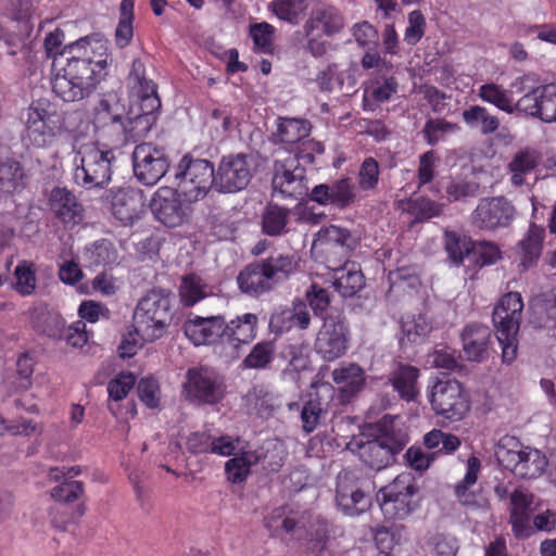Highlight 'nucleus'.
I'll use <instances>...</instances> for the list:
<instances>
[{"mask_svg":"<svg viewBox=\"0 0 556 556\" xmlns=\"http://www.w3.org/2000/svg\"><path fill=\"white\" fill-rule=\"evenodd\" d=\"M275 174L271 186L275 192L283 198L303 199L308 195L309 200L321 205H333L343 210L355 202V187L350 178H342L332 185L320 184L315 186L308 193L306 186L305 168L294 157L282 162L276 161Z\"/></svg>","mask_w":556,"mask_h":556,"instance_id":"1","label":"nucleus"},{"mask_svg":"<svg viewBox=\"0 0 556 556\" xmlns=\"http://www.w3.org/2000/svg\"><path fill=\"white\" fill-rule=\"evenodd\" d=\"M299 267L294 253H275L266 258L248 264L238 275L241 292L258 298L286 281Z\"/></svg>","mask_w":556,"mask_h":556,"instance_id":"2","label":"nucleus"},{"mask_svg":"<svg viewBox=\"0 0 556 556\" xmlns=\"http://www.w3.org/2000/svg\"><path fill=\"white\" fill-rule=\"evenodd\" d=\"M170 291L152 289L138 302L134 312L135 332L147 342L162 338L173 320Z\"/></svg>","mask_w":556,"mask_h":556,"instance_id":"3","label":"nucleus"},{"mask_svg":"<svg viewBox=\"0 0 556 556\" xmlns=\"http://www.w3.org/2000/svg\"><path fill=\"white\" fill-rule=\"evenodd\" d=\"M72 150L76 153L74 180L86 190L102 189L109 185L112 176V162L115 160L112 150H101L97 143L78 144L75 138Z\"/></svg>","mask_w":556,"mask_h":556,"instance_id":"4","label":"nucleus"},{"mask_svg":"<svg viewBox=\"0 0 556 556\" xmlns=\"http://www.w3.org/2000/svg\"><path fill=\"white\" fill-rule=\"evenodd\" d=\"M68 52L67 64L61 74L97 78L101 80L106 75L109 61L106 41L98 35L86 36L65 46Z\"/></svg>","mask_w":556,"mask_h":556,"instance_id":"5","label":"nucleus"},{"mask_svg":"<svg viewBox=\"0 0 556 556\" xmlns=\"http://www.w3.org/2000/svg\"><path fill=\"white\" fill-rule=\"evenodd\" d=\"M23 139L36 149L54 142L63 129V116L54 103L46 99L33 101L24 112Z\"/></svg>","mask_w":556,"mask_h":556,"instance_id":"6","label":"nucleus"},{"mask_svg":"<svg viewBox=\"0 0 556 556\" xmlns=\"http://www.w3.org/2000/svg\"><path fill=\"white\" fill-rule=\"evenodd\" d=\"M523 302L519 292L504 294L492 314L496 338L502 346V359L511 363L517 357V334L520 328Z\"/></svg>","mask_w":556,"mask_h":556,"instance_id":"7","label":"nucleus"},{"mask_svg":"<svg viewBox=\"0 0 556 556\" xmlns=\"http://www.w3.org/2000/svg\"><path fill=\"white\" fill-rule=\"evenodd\" d=\"M500 465L522 479H535L545 470L547 458L539 451L523 447L515 437H503L495 450Z\"/></svg>","mask_w":556,"mask_h":556,"instance_id":"8","label":"nucleus"},{"mask_svg":"<svg viewBox=\"0 0 556 556\" xmlns=\"http://www.w3.org/2000/svg\"><path fill=\"white\" fill-rule=\"evenodd\" d=\"M418 491L415 478L408 472L399 475L382 486L377 493V501L384 517L402 520L409 516L418 506Z\"/></svg>","mask_w":556,"mask_h":556,"instance_id":"9","label":"nucleus"},{"mask_svg":"<svg viewBox=\"0 0 556 556\" xmlns=\"http://www.w3.org/2000/svg\"><path fill=\"white\" fill-rule=\"evenodd\" d=\"M375 489L374 480L361 470H343L337 477V506L345 516H358L369 508Z\"/></svg>","mask_w":556,"mask_h":556,"instance_id":"10","label":"nucleus"},{"mask_svg":"<svg viewBox=\"0 0 556 556\" xmlns=\"http://www.w3.org/2000/svg\"><path fill=\"white\" fill-rule=\"evenodd\" d=\"M216 177L208 160L194 159L190 154L180 160L175 173L177 186L188 202L203 199L212 188L216 190Z\"/></svg>","mask_w":556,"mask_h":556,"instance_id":"11","label":"nucleus"},{"mask_svg":"<svg viewBox=\"0 0 556 556\" xmlns=\"http://www.w3.org/2000/svg\"><path fill=\"white\" fill-rule=\"evenodd\" d=\"M255 173L253 156L248 153L224 155L216 169V191L236 193L244 190Z\"/></svg>","mask_w":556,"mask_h":556,"instance_id":"12","label":"nucleus"},{"mask_svg":"<svg viewBox=\"0 0 556 556\" xmlns=\"http://www.w3.org/2000/svg\"><path fill=\"white\" fill-rule=\"evenodd\" d=\"M181 393L190 403L214 405L224 396V383L214 370L191 367L186 372Z\"/></svg>","mask_w":556,"mask_h":556,"instance_id":"13","label":"nucleus"},{"mask_svg":"<svg viewBox=\"0 0 556 556\" xmlns=\"http://www.w3.org/2000/svg\"><path fill=\"white\" fill-rule=\"evenodd\" d=\"M160 108L159 97L148 98L142 102L132 101L126 117H124L122 129L113 142L116 146H124L147 136L156 121Z\"/></svg>","mask_w":556,"mask_h":556,"instance_id":"14","label":"nucleus"},{"mask_svg":"<svg viewBox=\"0 0 556 556\" xmlns=\"http://www.w3.org/2000/svg\"><path fill=\"white\" fill-rule=\"evenodd\" d=\"M358 239L344 227L329 225L319 229L312 244V250L323 254L329 267L346 261L357 247Z\"/></svg>","mask_w":556,"mask_h":556,"instance_id":"15","label":"nucleus"},{"mask_svg":"<svg viewBox=\"0 0 556 556\" xmlns=\"http://www.w3.org/2000/svg\"><path fill=\"white\" fill-rule=\"evenodd\" d=\"M429 397L434 413L450 420H460L470 408L462 383L455 379L438 380Z\"/></svg>","mask_w":556,"mask_h":556,"instance_id":"16","label":"nucleus"},{"mask_svg":"<svg viewBox=\"0 0 556 556\" xmlns=\"http://www.w3.org/2000/svg\"><path fill=\"white\" fill-rule=\"evenodd\" d=\"M131 159L135 177L146 186L155 185L169 168L165 149L149 142L136 146Z\"/></svg>","mask_w":556,"mask_h":556,"instance_id":"17","label":"nucleus"},{"mask_svg":"<svg viewBox=\"0 0 556 556\" xmlns=\"http://www.w3.org/2000/svg\"><path fill=\"white\" fill-rule=\"evenodd\" d=\"M517 211L511 201L505 197L483 198L472 212V224L479 229L495 230L509 227Z\"/></svg>","mask_w":556,"mask_h":556,"instance_id":"18","label":"nucleus"},{"mask_svg":"<svg viewBox=\"0 0 556 556\" xmlns=\"http://www.w3.org/2000/svg\"><path fill=\"white\" fill-rule=\"evenodd\" d=\"M406 442L404 435L387 432L375 440L362 443L359 456L370 468L380 470L394 462L395 456L403 451Z\"/></svg>","mask_w":556,"mask_h":556,"instance_id":"19","label":"nucleus"},{"mask_svg":"<svg viewBox=\"0 0 556 556\" xmlns=\"http://www.w3.org/2000/svg\"><path fill=\"white\" fill-rule=\"evenodd\" d=\"M350 331L340 318L326 319L315 340V351L324 361L332 362L342 357L349 346Z\"/></svg>","mask_w":556,"mask_h":556,"instance_id":"20","label":"nucleus"},{"mask_svg":"<svg viewBox=\"0 0 556 556\" xmlns=\"http://www.w3.org/2000/svg\"><path fill=\"white\" fill-rule=\"evenodd\" d=\"M150 207L155 218L167 227L180 226L187 216L179 194L172 188L160 189Z\"/></svg>","mask_w":556,"mask_h":556,"instance_id":"21","label":"nucleus"},{"mask_svg":"<svg viewBox=\"0 0 556 556\" xmlns=\"http://www.w3.org/2000/svg\"><path fill=\"white\" fill-rule=\"evenodd\" d=\"M112 214L124 225H130L146 212L143 194L139 190L118 188L111 190Z\"/></svg>","mask_w":556,"mask_h":556,"instance_id":"22","label":"nucleus"},{"mask_svg":"<svg viewBox=\"0 0 556 556\" xmlns=\"http://www.w3.org/2000/svg\"><path fill=\"white\" fill-rule=\"evenodd\" d=\"M186 337L194 344H211L225 339V318L220 315L189 318L184 324Z\"/></svg>","mask_w":556,"mask_h":556,"instance_id":"23","label":"nucleus"},{"mask_svg":"<svg viewBox=\"0 0 556 556\" xmlns=\"http://www.w3.org/2000/svg\"><path fill=\"white\" fill-rule=\"evenodd\" d=\"M49 207L65 227H73L84 218V207L76 195L66 188L55 187L49 197Z\"/></svg>","mask_w":556,"mask_h":556,"instance_id":"24","label":"nucleus"},{"mask_svg":"<svg viewBox=\"0 0 556 556\" xmlns=\"http://www.w3.org/2000/svg\"><path fill=\"white\" fill-rule=\"evenodd\" d=\"M124 121V109L115 94L99 100L93 110V125L104 135L117 138Z\"/></svg>","mask_w":556,"mask_h":556,"instance_id":"25","label":"nucleus"},{"mask_svg":"<svg viewBox=\"0 0 556 556\" xmlns=\"http://www.w3.org/2000/svg\"><path fill=\"white\" fill-rule=\"evenodd\" d=\"M100 80L58 73L52 78V90L64 102H76L89 98Z\"/></svg>","mask_w":556,"mask_h":556,"instance_id":"26","label":"nucleus"},{"mask_svg":"<svg viewBox=\"0 0 556 556\" xmlns=\"http://www.w3.org/2000/svg\"><path fill=\"white\" fill-rule=\"evenodd\" d=\"M491 329L480 323L466 325L460 333L463 352L467 361L482 362L488 357L491 344Z\"/></svg>","mask_w":556,"mask_h":556,"instance_id":"27","label":"nucleus"},{"mask_svg":"<svg viewBox=\"0 0 556 556\" xmlns=\"http://www.w3.org/2000/svg\"><path fill=\"white\" fill-rule=\"evenodd\" d=\"M344 26V17L341 12L327 4L316 5L309 15V18L304 24L305 36H312L313 33L323 28V33L327 36L338 34Z\"/></svg>","mask_w":556,"mask_h":556,"instance_id":"28","label":"nucleus"},{"mask_svg":"<svg viewBox=\"0 0 556 556\" xmlns=\"http://www.w3.org/2000/svg\"><path fill=\"white\" fill-rule=\"evenodd\" d=\"M544 238V227L531 223L527 232L516 247L517 254L520 257V265L525 269L536 264L542 254Z\"/></svg>","mask_w":556,"mask_h":556,"instance_id":"29","label":"nucleus"},{"mask_svg":"<svg viewBox=\"0 0 556 556\" xmlns=\"http://www.w3.org/2000/svg\"><path fill=\"white\" fill-rule=\"evenodd\" d=\"M258 316L253 313H244L230 321H225V340L238 346L249 344L256 337Z\"/></svg>","mask_w":556,"mask_h":556,"instance_id":"30","label":"nucleus"},{"mask_svg":"<svg viewBox=\"0 0 556 556\" xmlns=\"http://www.w3.org/2000/svg\"><path fill=\"white\" fill-rule=\"evenodd\" d=\"M126 85L132 101H143L148 98L159 97L156 85L147 77L144 63L140 59H135L126 78Z\"/></svg>","mask_w":556,"mask_h":556,"instance_id":"31","label":"nucleus"},{"mask_svg":"<svg viewBox=\"0 0 556 556\" xmlns=\"http://www.w3.org/2000/svg\"><path fill=\"white\" fill-rule=\"evenodd\" d=\"M331 378L336 384L340 386L343 399L356 395L365 387V371L355 363H349L333 369Z\"/></svg>","mask_w":556,"mask_h":556,"instance_id":"32","label":"nucleus"},{"mask_svg":"<svg viewBox=\"0 0 556 556\" xmlns=\"http://www.w3.org/2000/svg\"><path fill=\"white\" fill-rule=\"evenodd\" d=\"M419 369L412 365L399 364L390 374L389 381L400 397L410 402L414 401L418 391Z\"/></svg>","mask_w":556,"mask_h":556,"instance_id":"33","label":"nucleus"},{"mask_svg":"<svg viewBox=\"0 0 556 556\" xmlns=\"http://www.w3.org/2000/svg\"><path fill=\"white\" fill-rule=\"evenodd\" d=\"M333 287L343 298H352L365 286V277L355 263L333 268Z\"/></svg>","mask_w":556,"mask_h":556,"instance_id":"34","label":"nucleus"},{"mask_svg":"<svg viewBox=\"0 0 556 556\" xmlns=\"http://www.w3.org/2000/svg\"><path fill=\"white\" fill-rule=\"evenodd\" d=\"M540 163L541 155L536 150L526 148L517 151L508 164L511 185L521 187L526 182V176L532 173Z\"/></svg>","mask_w":556,"mask_h":556,"instance_id":"35","label":"nucleus"},{"mask_svg":"<svg viewBox=\"0 0 556 556\" xmlns=\"http://www.w3.org/2000/svg\"><path fill=\"white\" fill-rule=\"evenodd\" d=\"M525 114L544 123L556 122V84L541 86L534 99V104L530 105Z\"/></svg>","mask_w":556,"mask_h":556,"instance_id":"36","label":"nucleus"},{"mask_svg":"<svg viewBox=\"0 0 556 556\" xmlns=\"http://www.w3.org/2000/svg\"><path fill=\"white\" fill-rule=\"evenodd\" d=\"M288 314V319L300 329H307L311 325V315L307 309V304L303 300H294L290 311H283L279 314H274L269 320V330L273 333H281L283 331V316Z\"/></svg>","mask_w":556,"mask_h":556,"instance_id":"37","label":"nucleus"},{"mask_svg":"<svg viewBox=\"0 0 556 556\" xmlns=\"http://www.w3.org/2000/svg\"><path fill=\"white\" fill-rule=\"evenodd\" d=\"M541 86L534 75L526 74L517 77L510 84V92L522 94L517 102L514 103L516 112L526 113L530 105L534 104V99L539 93Z\"/></svg>","mask_w":556,"mask_h":556,"instance_id":"38","label":"nucleus"},{"mask_svg":"<svg viewBox=\"0 0 556 556\" xmlns=\"http://www.w3.org/2000/svg\"><path fill=\"white\" fill-rule=\"evenodd\" d=\"M463 119L467 126L478 129L482 135L494 134L500 127L497 116L481 105H471L462 113Z\"/></svg>","mask_w":556,"mask_h":556,"instance_id":"39","label":"nucleus"},{"mask_svg":"<svg viewBox=\"0 0 556 556\" xmlns=\"http://www.w3.org/2000/svg\"><path fill=\"white\" fill-rule=\"evenodd\" d=\"M328 403L324 402L318 393H312L304 402L301 410L302 428L304 432H313L326 418Z\"/></svg>","mask_w":556,"mask_h":556,"instance_id":"40","label":"nucleus"},{"mask_svg":"<svg viewBox=\"0 0 556 556\" xmlns=\"http://www.w3.org/2000/svg\"><path fill=\"white\" fill-rule=\"evenodd\" d=\"M432 329L431 324L421 315H408L401 320V345L406 343H421Z\"/></svg>","mask_w":556,"mask_h":556,"instance_id":"41","label":"nucleus"},{"mask_svg":"<svg viewBox=\"0 0 556 556\" xmlns=\"http://www.w3.org/2000/svg\"><path fill=\"white\" fill-rule=\"evenodd\" d=\"M311 128V123L307 119L279 118L277 137L282 143L293 144L308 137Z\"/></svg>","mask_w":556,"mask_h":556,"instance_id":"42","label":"nucleus"},{"mask_svg":"<svg viewBox=\"0 0 556 556\" xmlns=\"http://www.w3.org/2000/svg\"><path fill=\"white\" fill-rule=\"evenodd\" d=\"M261 460L257 452H244L240 456H235L226 462L225 471L227 479L232 483H241L245 481L250 473L252 465Z\"/></svg>","mask_w":556,"mask_h":556,"instance_id":"43","label":"nucleus"},{"mask_svg":"<svg viewBox=\"0 0 556 556\" xmlns=\"http://www.w3.org/2000/svg\"><path fill=\"white\" fill-rule=\"evenodd\" d=\"M276 343L274 340L257 342L243 358L242 367L245 369H266L274 361Z\"/></svg>","mask_w":556,"mask_h":556,"instance_id":"44","label":"nucleus"},{"mask_svg":"<svg viewBox=\"0 0 556 556\" xmlns=\"http://www.w3.org/2000/svg\"><path fill=\"white\" fill-rule=\"evenodd\" d=\"M308 5L309 0H274L269 8L279 20L296 25Z\"/></svg>","mask_w":556,"mask_h":556,"instance_id":"45","label":"nucleus"},{"mask_svg":"<svg viewBox=\"0 0 556 556\" xmlns=\"http://www.w3.org/2000/svg\"><path fill=\"white\" fill-rule=\"evenodd\" d=\"M290 213V210L276 204L267 205L262 218L263 231L271 237L280 236L286 232L288 216Z\"/></svg>","mask_w":556,"mask_h":556,"instance_id":"46","label":"nucleus"},{"mask_svg":"<svg viewBox=\"0 0 556 556\" xmlns=\"http://www.w3.org/2000/svg\"><path fill=\"white\" fill-rule=\"evenodd\" d=\"M207 294V285L200 276L189 274L182 278L179 287V295L184 305L193 306Z\"/></svg>","mask_w":556,"mask_h":556,"instance_id":"47","label":"nucleus"},{"mask_svg":"<svg viewBox=\"0 0 556 556\" xmlns=\"http://www.w3.org/2000/svg\"><path fill=\"white\" fill-rule=\"evenodd\" d=\"M478 97L482 101L493 104L508 114L516 112L513 99L508 96V91L500 85L494 83L481 85L478 90Z\"/></svg>","mask_w":556,"mask_h":556,"instance_id":"48","label":"nucleus"},{"mask_svg":"<svg viewBox=\"0 0 556 556\" xmlns=\"http://www.w3.org/2000/svg\"><path fill=\"white\" fill-rule=\"evenodd\" d=\"M134 5L135 0H123L121 2L119 21L115 29V41L119 48L127 47L132 39Z\"/></svg>","mask_w":556,"mask_h":556,"instance_id":"49","label":"nucleus"},{"mask_svg":"<svg viewBox=\"0 0 556 556\" xmlns=\"http://www.w3.org/2000/svg\"><path fill=\"white\" fill-rule=\"evenodd\" d=\"M23 169L16 161L0 163V192L13 193L22 188Z\"/></svg>","mask_w":556,"mask_h":556,"instance_id":"50","label":"nucleus"},{"mask_svg":"<svg viewBox=\"0 0 556 556\" xmlns=\"http://www.w3.org/2000/svg\"><path fill=\"white\" fill-rule=\"evenodd\" d=\"M391 70L390 66L384 72L383 70L378 71V76L370 92L371 98L377 102H386L397 92L399 84L396 78L389 73Z\"/></svg>","mask_w":556,"mask_h":556,"instance_id":"51","label":"nucleus"},{"mask_svg":"<svg viewBox=\"0 0 556 556\" xmlns=\"http://www.w3.org/2000/svg\"><path fill=\"white\" fill-rule=\"evenodd\" d=\"M444 204L437 203L428 198L419 197L408 202V213L418 222L439 216L443 212Z\"/></svg>","mask_w":556,"mask_h":556,"instance_id":"52","label":"nucleus"},{"mask_svg":"<svg viewBox=\"0 0 556 556\" xmlns=\"http://www.w3.org/2000/svg\"><path fill=\"white\" fill-rule=\"evenodd\" d=\"M459 127L455 123L443 118H433L426 122L422 135L428 144L435 146L440 140L444 139L446 134L457 131Z\"/></svg>","mask_w":556,"mask_h":556,"instance_id":"53","label":"nucleus"},{"mask_svg":"<svg viewBox=\"0 0 556 556\" xmlns=\"http://www.w3.org/2000/svg\"><path fill=\"white\" fill-rule=\"evenodd\" d=\"M470 242L465 237H460L454 231L444 232V248L448 258L456 265L463 263L464 256L469 254Z\"/></svg>","mask_w":556,"mask_h":556,"instance_id":"54","label":"nucleus"},{"mask_svg":"<svg viewBox=\"0 0 556 556\" xmlns=\"http://www.w3.org/2000/svg\"><path fill=\"white\" fill-rule=\"evenodd\" d=\"M352 35L357 45L366 50H376L379 42L377 29L367 21L356 23L352 27Z\"/></svg>","mask_w":556,"mask_h":556,"instance_id":"55","label":"nucleus"},{"mask_svg":"<svg viewBox=\"0 0 556 556\" xmlns=\"http://www.w3.org/2000/svg\"><path fill=\"white\" fill-rule=\"evenodd\" d=\"M533 314L538 317L540 327L556 326V299L545 298L538 300L533 305Z\"/></svg>","mask_w":556,"mask_h":556,"instance_id":"56","label":"nucleus"},{"mask_svg":"<svg viewBox=\"0 0 556 556\" xmlns=\"http://www.w3.org/2000/svg\"><path fill=\"white\" fill-rule=\"evenodd\" d=\"M136 383V377L131 372H122L108 384L110 399L121 401L127 396Z\"/></svg>","mask_w":556,"mask_h":556,"instance_id":"57","label":"nucleus"},{"mask_svg":"<svg viewBox=\"0 0 556 556\" xmlns=\"http://www.w3.org/2000/svg\"><path fill=\"white\" fill-rule=\"evenodd\" d=\"M305 302L316 316H323L330 304L329 293L326 289L314 283L305 293Z\"/></svg>","mask_w":556,"mask_h":556,"instance_id":"58","label":"nucleus"},{"mask_svg":"<svg viewBox=\"0 0 556 556\" xmlns=\"http://www.w3.org/2000/svg\"><path fill=\"white\" fill-rule=\"evenodd\" d=\"M274 31L275 28L266 22L252 24L250 26V36L253 39V43L263 52L270 50Z\"/></svg>","mask_w":556,"mask_h":556,"instance_id":"59","label":"nucleus"},{"mask_svg":"<svg viewBox=\"0 0 556 556\" xmlns=\"http://www.w3.org/2000/svg\"><path fill=\"white\" fill-rule=\"evenodd\" d=\"M84 493V484L80 481H64L51 491V496L62 503H72Z\"/></svg>","mask_w":556,"mask_h":556,"instance_id":"60","label":"nucleus"},{"mask_svg":"<svg viewBox=\"0 0 556 556\" xmlns=\"http://www.w3.org/2000/svg\"><path fill=\"white\" fill-rule=\"evenodd\" d=\"M160 387L154 378H142L137 386L139 399L149 407L155 408L159 405Z\"/></svg>","mask_w":556,"mask_h":556,"instance_id":"61","label":"nucleus"},{"mask_svg":"<svg viewBox=\"0 0 556 556\" xmlns=\"http://www.w3.org/2000/svg\"><path fill=\"white\" fill-rule=\"evenodd\" d=\"M479 185L464 180H451L445 187V192L450 201H460L468 197H475Z\"/></svg>","mask_w":556,"mask_h":556,"instance_id":"62","label":"nucleus"},{"mask_svg":"<svg viewBox=\"0 0 556 556\" xmlns=\"http://www.w3.org/2000/svg\"><path fill=\"white\" fill-rule=\"evenodd\" d=\"M426 20L422 13L415 10L408 14V26L405 30V41L408 45H416L424 36Z\"/></svg>","mask_w":556,"mask_h":556,"instance_id":"63","label":"nucleus"},{"mask_svg":"<svg viewBox=\"0 0 556 556\" xmlns=\"http://www.w3.org/2000/svg\"><path fill=\"white\" fill-rule=\"evenodd\" d=\"M475 253L479 256L480 266L492 265L502 258L498 245L491 241H478L472 244Z\"/></svg>","mask_w":556,"mask_h":556,"instance_id":"64","label":"nucleus"}]
</instances>
